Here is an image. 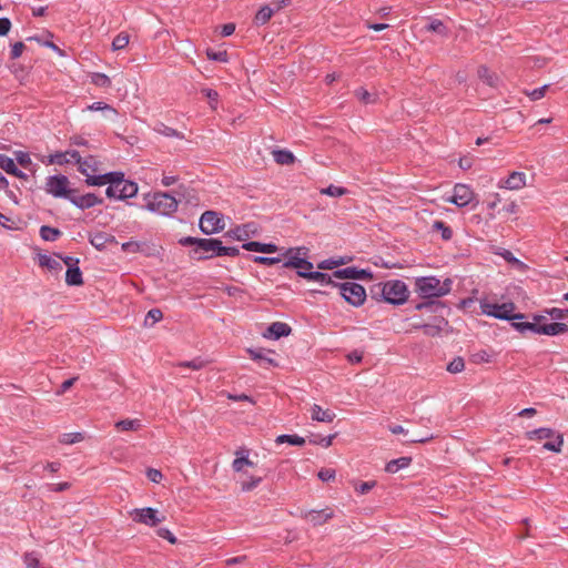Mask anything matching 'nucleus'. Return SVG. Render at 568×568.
<instances>
[{
    "label": "nucleus",
    "instance_id": "1",
    "mask_svg": "<svg viewBox=\"0 0 568 568\" xmlns=\"http://www.w3.org/2000/svg\"><path fill=\"white\" fill-rule=\"evenodd\" d=\"M372 298L393 305H402L408 298V287L400 280L377 283L371 288Z\"/></svg>",
    "mask_w": 568,
    "mask_h": 568
},
{
    "label": "nucleus",
    "instance_id": "2",
    "mask_svg": "<svg viewBox=\"0 0 568 568\" xmlns=\"http://www.w3.org/2000/svg\"><path fill=\"white\" fill-rule=\"evenodd\" d=\"M452 280L442 282L436 276L416 278L415 291L422 298H435L447 295L452 291Z\"/></svg>",
    "mask_w": 568,
    "mask_h": 568
},
{
    "label": "nucleus",
    "instance_id": "3",
    "mask_svg": "<svg viewBox=\"0 0 568 568\" xmlns=\"http://www.w3.org/2000/svg\"><path fill=\"white\" fill-rule=\"evenodd\" d=\"M516 305L513 302L503 304L490 303L487 301L480 302V311L483 314L504 321L523 320L524 314H515Z\"/></svg>",
    "mask_w": 568,
    "mask_h": 568
},
{
    "label": "nucleus",
    "instance_id": "4",
    "mask_svg": "<svg viewBox=\"0 0 568 568\" xmlns=\"http://www.w3.org/2000/svg\"><path fill=\"white\" fill-rule=\"evenodd\" d=\"M179 206V202L176 199L165 192H158L152 195L150 200H148V203L145 207L150 212H154L161 215H171L176 212Z\"/></svg>",
    "mask_w": 568,
    "mask_h": 568
},
{
    "label": "nucleus",
    "instance_id": "5",
    "mask_svg": "<svg viewBox=\"0 0 568 568\" xmlns=\"http://www.w3.org/2000/svg\"><path fill=\"white\" fill-rule=\"evenodd\" d=\"M70 181L63 174L50 175L45 179L44 190L48 194L57 199L69 200L73 190L69 187Z\"/></svg>",
    "mask_w": 568,
    "mask_h": 568
},
{
    "label": "nucleus",
    "instance_id": "6",
    "mask_svg": "<svg viewBox=\"0 0 568 568\" xmlns=\"http://www.w3.org/2000/svg\"><path fill=\"white\" fill-rule=\"evenodd\" d=\"M339 290V295L351 305L361 306L364 304L366 300V291L365 288L355 282H345L342 284L337 283Z\"/></svg>",
    "mask_w": 568,
    "mask_h": 568
},
{
    "label": "nucleus",
    "instance_id": "7",
    "mask_svg": "<svg viewBox=\"0 0 568 568\" xmlns=\"http://www.w3.org/2000/svg\"><path fill=\"white\" fill-rule=\"evenodd\" d=\"M71 159L78 164V171L85 176V183L90 186H95L90 180L97 178L95 172L98 171V160L93 155L82 158L79 151L69 152Z\"/></svg>",
    "mask_w": 568,
    "mask_h": 568
},
{
    "label": "nucleus",
    "instance_id": "8",
    "mask_svg": "<svg viewBox=\"0 0 568 568\" xmlns=\"http://www.w3.org/2000/svg\"><path fill=\"white\" fill-rule=\"evenodd\" d=\"M222 241L217 239H201L199 248L191 251V256L197 260H207L221 256Z\"/></svg>",
    "mask_w": 568,
    "mask_h": 568
},
{
    "label": "nucleus",
    "instance_id": "9",
    "mask_svg": "<svg viewBox=\"0 0 568 568\" xmlns=\"http://www.w3.org/2000/svg\"><path fill=\"white\" fill-rule=\"evenodd\" d=\"M199 226L204 234L212 235L223 231L225 223L217 212L205 211L200 217Z\"/></svg>",
    "mask_w": 568,
    "mask_h": 568
},
{
    "label": "nucleus",
    "instance_id": "10",
    "mask_svg": "<svg viewBox=\"0 0 568 568\" xmlns=\"http://www.w3.org/2000/svg\"><path fill=\"white\" fill-rule=\"evenodd\" d=\"M475 200V193L470 186L457 183L453 189V194L445 199L446 202L455 204L458 207H465Z\"/></svg>",
    "mask_w": 568,
    "mask_h": 568
},
{
    "label": "nucleus",
    "instance_id": "11",
    "mask_svg": "<svg viewBox=\"0 0 568 568\" xmlns=\"http://www.w3.org/2000/svg\"><path fill=\"white\" fill-rule=\"evenodd\" d=\"M138 184L135 182L125 180L121 181V184L108 186L105 194L110 199L126 200L136 195Z\"/></svg>",
    "mask_w": 568,
    "mask_h": 568
},
{
    "label": "nucleus",
    "instance_id": "12",
    "mask_svg": "<svg viewBox=\"0 0 568 568\" xmlns=\"http://www.w3.org/2000/svg\"><path fill=\"white\" fill-rule=\"evenodd\" d=\"M159 511L152 507L145 508H135L131 511V517L133 521L139 524H144L149 527H155L159 523L163 520L158 516Z\"/></svg>",
    "mask_w": 568,
    "mask_h": 568
},
{
    "label": "nucleus",
    "instance_id": "13",
    "mask_svg": "<svg viewBox=\"0 0 568 568\" xmlns=\"http://www.w3.org/2000/svg\"><path fill=\"white\" fill-rule=\"evenodd\" d=\"M544 320H545V316H542V315H534V321H536L535 334L557 336V335L568 332L567 324H565V323L541 324L540 322Z\"/></svg>",
    "mask_w": 568,
    "mask_h": 568
},
{
    "label": "nucleus",
    "instance_id": "14",
    "mask_svg": "<svg viewBox=\"0 0 568 568\" xmlns=\"http://www.w3.org/2000/svg\"><path fill=\"white\" fill-rule=\"evenodd\" d=\"M304 247L290 248L287 251L288 260L284 262L283 266L286 268H296L298 271H306L313 268V264L304 257H300L297 254H293L294 252L300 253Z\"/></svg>",
    "mask_w": 568,
    "mask_h": 568
},
{
    "label": "nucleus",
    "instance_id": "15",
    "mask_svg": "<svg viewBox=\"0 0 568 568\" xmlns=\"http://www.w3.org/2000/svg\"><path fill=\"white\" fill-rule=\"evenodd\" d=\"M70 196L71 197H69L68 201H70L74 206H77L80 210L91 209L95 205L102 204V202H103L102 199L98 197L93 193H87L84 195H77L74 190Z\"/></svg>",
    "mask_w": 568,
    "mask_h": 568
},
{
    "label": "nucleus",
    "instance_id": "16",
    "mask_svg": "<svg viewBox=\"0 0 568 568\" xmlns=\"http://www.w3.org/2000/svg\"><path fill=\"white\" fill-rule=\"evenodd\" d=\"M297 274H298V276L306 278L307 281H311V282H316L322 286H328V285H332L334 287L337 286V283L334 281L333 274H327V273L312 271V270H310L308 272L298 271Z\"/></svg>",
    "mask_w": 568,
    "mask_h": 568
},
{
    "label": "nucleus",
    "instance_id": "17",
    "mask_svg": "<svg viewBox=\"0 0 568 568\" xmlns=\"http://www.w3.org/2000/svg\"><path fill=\"white\" fill-rule=\"evenodd\" d=\"M526 186V174L524 172L514 171L507 179L498 182V187L517 191Z\"/></svg>",
    "mask_w": 568,
    "mask_h": 568
},
{
    "label": "nucleus",
    "instance_id": "18",
    "mask_svg": "<svg viewBox=\"0 0 568 568\" xmlns=\"http://www.w3.org/2000/svg\"><path fill=\"white\" fill-rule=\"evenodd\" d=\"M334 516L331 508H324L321 510H308L303 514V518L310 521L313 526H321L329 520Z\"/></svg>",
    "mask_w": 568,
    "mask_h": 568
},
{
    "label": "nucleus",
    "instance_id": "19",
    "mask_svg": "<svg viewBox=\"0 0 568 568\" xmlns=\"http://www.w3.org/2000/svg\"><path fill=\"white\" fill-rule=\"evenodd\" d=\"M291 332L292 328L288 324L284 322H274L267 327V331L263 336L271 339H278L281 337L288 336Z\"/></svg>",
    "mask_w": 568,
    "mask_h": 568
},
{
    "label": "nucleus",
    "instance_id": "20",
    "mask_svg": "<svg viewBox=\"0 0 568 568\" xmlns=\"http://www.w3.org/2000/svg\"><path fill=\"white\" fill-rule=\"evenodd\" d=\"M121 181L124 180V174L122 172H108L104 174H99L97 178L91 179L90 182L94 183L95 186H101L109 184V186L121 184Z\"/></svg>",
    "mask_w": 568,
    "mask_h": 568
},
{
    "label": "nucleus",
    "instance_id": "21",
    "mask_svg": "<svg viewBox=\"0 0 568 568\" xmlns=\"http://www.w3.org/2000/svg\"><path fill=\"white\" fill-rule=\"evenodd\" d=\"M334 278H364L371 276V273L365 270H357L356 267H345L333 272Z\"/></svg>",
    "mask_w": 568,
    "mask_h": 568
},
{
    "label": "nucleus",
    "instance_id": "22",
    "mask_svg": "<svg viewBox=\"0 0 568 568\" xmlns=\"http://www.w3.org/2000/svg\"><path fill=\"white\" fill-rule=\"evenodd\" d=\"M311 417L313 420L321 423H332L336 415L334 412L329 409H323L320 405L314 404L311 407Z\"/></svg>",
    "mask_w": 568,
    "mask_h": 568
},
{
    "label": "nucleus",
    "instance_id": "23",
    "mask_svg": "<svg viewBox=\"0 0 568 568\" xmlns=\"http://www.w3.org/2000/svg\"><path fill=\"white\" fill-rule=\"evenodd\" d=\"M242 248L260 253H275L278 250V247L274 243H261L256 241L244 243L242 245Z\"/></svg>",
    "mask_w": 568,
    "mask_h": 568
},
{
    "label": "nucleus",
    "instance_id": "24",
    "mask_svg": "<svg viewBox=\"0 0 568 568\" xmlns=\"http://www.w3.org/2000/svg\"><path fill=\"white\" fill-rule=\"evenodd\" d=\"M247 353L250 354V357L254 361H260V362L266 363L271 366H277V363L275 362V359L270 357V354L273 353L271 349L248 348Z\"/></svg>",
    "mask_w": 568,
    "mask_h": 568
},
{
    "label": "nucleus",
    "instance_id": "25",
    "mask_svg": "<svg viewBox=\"0 0 568 568\" xmlns=\"http://www.w3.org/2000/svg\"><path fill=\"white\" fill-rule=\"evenodd\" d=\"M65 283L69 286H80L83 284V276L79 266L67 268Z\"/></svg>",
    "mask_w": 568,
    "mask_h": 568
},
{
    "label": "nucleus",
    "instance_id": "26",
    "mask_svg": "<svg viewBox=\"0 0 568 568\" xmlns=\"http://www.w3.org/2000/svg\"><path fill=\"white\" fill-rule=\"evenodd\" d=\"M412 463V457H399L388 462L385 466V471L388 474H395L400 469L408 467Z\"/></svg>",
    "mask_w": 568,
    "mask_h": 568
},
{
    "label": "nucleus",
    "instance_id": "27",
    "mask_svg": "<svg viewBox=\"0 0 568 568\" xmlns=\"http://www.w3.org/2000/svg\"><path fill=\"white\" fill-rule=\"evenodd\" d=\"M448 325V322L445 318H438L434 324H424L420 326V328L424 331V333L428 336H436L438 335L446 326Z\"/></svg>",
    "mask_w": 568,
    "mask_h": 568
},
{
    "label": "nucleus",
    "instance_id": "28",
    "mask_svg": "<svg viewBox=\"0 0 568 568\" xmlns=\"http://www.w3.org/2000/svg\"><path fill=\"white\" fill-rule=\"evenodd\" d=\"M153 131L166 138L184 139L183 133L179 132L178 130L171 126L165 125L162 122L155 123V125L153 126Z\"/></svg>",
    "mask_w": 568,
    "mask_h": 568
},
{
    "label": "nucleus",
    "instance_id": "29",
    "mask_svg": "<svg viewBox=\"0 0 568 568\" xmlns=\"http://www.w3.org/2000/svg\"><path fill=\"white\" fill-rule=\"evenodd\" d=\"M272 154L274 161L281 165H290L295 161L294 154L288 150H274Z\"/></svg>",
    "mask_w": 568,
    "mask_h": 568
},
{
    "label": "nucleus",
    "instance_id": "30",
    "mask_svg": "<svg viewBox=\"0 0 568 568\" xmlns=\"http://www.w3.org/2000/svg\"><path fill=\"white\" fill-rule=\"evenodd\" d=\"M142 427L140 419H122L115 423V428L120 432H135Z\"/></svg>",
    "mask_w": 568,
    "mask_h": 568
},
{
    "label": "nucleus",
    "instance_id": "31",
    "mask_svg": "<svg viewBox=\"0 0 568 568\" xmlns=\"http://www.w3.org/2000/svg\"><path fill=\"white\" fill-rule=\"evenodd\" d=\"M39 265L42 267H47L50 271H61L62 265L61 263L48 254H41L39 255Z\"/></svg>",
    "mask_w": 568,
    "mask_h": 568
},
{
    "label": "nucleus",
    "instance_id": "32",
    "mask_svg": "<svg viewBox=\"0 0 568 568\" xmlns=\"http://www.w3.org/2000/svg\"><path fill=\"white\" fill-rule=\"evenodd\" d=\"M552 435V429L547 427H541L526 433V437L530 440H542L546 438H550Z\"/></svg>",
    "mask_w": 568,
    "mask_h": 568
},
{
    "label": "nucleus",
    "instance_id": "33",
    "mask_svg": "<svg viewBox=\"0 0 568 568\" xmlns=\"http://www.w3.org/2000/svg\"><path fill=\"white\" fill-rule=\"evenodd\" d=\"M275 443L276 444L287 443L293 446H303L305 444V438L301 437L298 435L283 434V435H278L276 437Z\"/></svg>",
    "mask_w": 568,
    "mask_h": 568
},
{
    "label": "nucleus",
    "instance_id": "34",
    "mask_svg": "<svg viewBox=\"0 0 568 568\" xmlns=\"http://www.w3.org/2000/svg\"><path fill=\"white\" fill-rule=\"evenodd\" d=\"M61 235V231L55 227L43 225L40 227V236L43 241L54 242Z\"/></svg>",
    "mask_w": 568,
    "mask_h": 568
},
{
    "label": "nucleus",
    "instance_id": "35",
    "mask_svg": "<svg viewBox=\"0 0 568 568\" xmlns=\"http://www.w3.org/2000/svg\"><path fill=\"white\" fill-rule=\"evenodd\" d=\"M113 236L108 235L106 233L100 232L94 234L90 239V243L98 250H103L106 246L108 242H112Z\"/></svg>",
    "mask_w": 568,
    "mask_h": 568
},
{
    "label": "nucleus",
    "instance_id": "36",
    "mask_svg": "<svg viewBox=\"0 0 568 568\" xmlns=\"http://www.w3.org/2000/svg\"><path fill=\"white\" fill-rule=\"evenodd\" d=\"M72 150H67L65 152H57L54 154H51L49 156V160H48V163L49 164H59V165H63V164H67V163H70V162H74L71 156H70V153Z\"/></svg>",
    "mask_w": 568,
    "mask_h": 568
},
{
    "label": "nucleus",
    "instance_id": "37",
    "mask_svg": "<svg viewBox=\"0 0 568 568\" xmlns=\"http://www.w3.org/2000/svg\"><path fill=\"white\" fill-rule=\"evenodd\" d=\"M477 74L479 79H481L484 82H486L490 87H496L498 82V78L491 73L487 67H479Z\"/></svg>",
    "mask_w": 568,
    "mask_h": 568
},
{
    "label": "nucleus",
    "instance_id": "38",
    "mask_svg": "<svg viewBox=\"0 0 568 568\" xmlns=\"http://www.w3.org/2000/svg\"><path fill=\"white\" fill-rule=\"evenodd\" d=\"M163 318V313L159 308L150 310L144 317V326L151 327L155 323L160 322Z\"/></svg>",
    "mask_w": 568,
    "mask_h": 568
},
{
    "label": "nucleus",
    "instance_id": "39",
    "mask_svg": "<svg viewBox=\"0 0 568 568\" xmlns=\"http://www.w3.org/2000/svg\"><path fill=\"white\" fill-rule=\"evenodd\" d=\"M425 29L429 32H436L438 34H442L444 37H447L448 36V29L447 27L443 23V21L438 20V19H434L432 20L426 27Z\"/></svg>",
    "mask_w": 568,
    "mask_h": 568
},
{
    "label": "nucleus",
    "instance_id": "40",
    "mask_svg": "<svg viewBox=\"0 0 568 568\" xmlns=\"http://www.w3.org/2000/svg\"><path fill=\"white\" fill-rule=\"evenodd\" d=\"M273 16V10L268 6L262 7L255 14L256 24H265Z\"/></svg>",
    "mask_w": 568,
    "mask_h": 568
},
{
    "label": "nucleus",
    "instance_id": "41",
    "mask_svg": "<svg viewBox=\"0 0 568 568\" xmlns=\"http://www.w3.org/2000/svg\"><path fill=\"white\" fill-rule=\"evenodd\" d=\"M354 94L355 97L364 104H371V103H375L376 102V99L377 97L369 93L366 89L364 88H358L354 91Z\"/></svg>",
    "mask_w": 568,
    "mask_h": 568
},
{
    "label": "nucleus",
    "instance_id": "42",
    "mask_svg": "<svg viewBox=\"0 0 568 568\" xmlns=\"http://www.w3.org/2000/svg\"><path fill=\"white\" fill-rule=\"evenodd\" d=\"M321 194H325L332 197H341L347 194V189L343 186H336L334 184L328 185L327 187L321 189Z\"/></svg>",
    "mask_w": 568,
    "mask_h": 568
},
{
    "label": "nucleus",
    "instance_id": "43",
    "mask_svg": "<svg viewBox=\"0 0 568 568\" xmlns=\"http://www.w3.org/2000/svg\"><path fill=\"white\" fill-rule=\"evenodd\" d=\"M253 224H245L242 226H237L236 229L231 231L232 236L237 241H244L250 236L251 227Z\"/></svg>",
    "mask_w": 568,
    "mask_h": 568
},
{
    "label": "nucleus",
    "instance_id": "44",
    "mask_svg": "<svg viewBox=\"0 0 568 568\" xmlns=\"http://www.w3.org/2000/svg\"><path fill=\"white\" fill-rule=\"evenodd\" d=\"M82 433H64L59 437V442L64 445H72L83 440Z\"/></svg>",
    "mask_w": 568,
    "mask_h": 568
},
{
    "label": "nucleus",
    "instance_id": "45",
    "mask_svg": "<svg viewBox=\"0 0 568 568\" xmlns=\"http://www.w3.org/2000/svg\"><path fill=\"white\" fill-rule=\"evenodd\" d=\"M129 41H130V37L128 33H125V32L119 33L112 41V50L119 51V50L124 49L129 44Z\"/></svg>",
    "mask_w": 568,
    "mask_h": 568
},
{
    "label": "nucleus",
    "instance_id": "46",
    "mask_svg": "<svg viewBox=\"0 0 568 568\" xmlns=\"http://www.w3.org/2000/svg\"><path fill=\"white\" fill-rule=\"evenodd\" d=\"M511 326L518 331L519 333L524 334L526 332H532L535 333L536 329V321L534 322H517V320L511 322Z\"/></svg>",
    "mask_w": 568,
    "mask_h": 568
},
{
    "label": "nucleus",
    "instance_id": "47",
    "mask_svg": "<svg viewBox=\"0 0 568 568\" xmlns=\"http://www.w3.org/2000/svg\"><path fill=\"white\" fill-rule=\"evenodd\" d=\"M91 82L101 88H108L111 85L110 78L106 74L100 72H95L91 75Z\"/></svg>",
    "mask_w": 568,
    "mask_h": 568
},
{
    "label": "nucleus",
    "instance_id": "48",
    "mask_svg": "<svg viewBox=\"0 0 568 568\" xmlns=\"http://www.w3.org/2000/svg\"><path fill=\"white\" fill-rule=\"evenodd\" d=\"M336 437V434H333V435H328L326 437H321L318 435H313L311 438H310V443L311 444H314V445H321L323 447H329L333 443V439Z\"/></svg>",
    "mask_w": 568,
    "mask_h": 568
},
{
    "label": "nucleus",
    "instance_id": "49",
    "mask_svg": "<svg viewBox=\"0 0 568 568\" xmlns=\"http://www.w3.org/2000/svg\"><path fill=\"white\" fill-rule=\"evenodd\" d=\"M433 229L440 231L442 237L445 241H448L453 236V231L449 226H447L443 221H435L433 223Z\"/></svg>",
    "mask_w": 568,
    "mask_h": 568
},
{
    "label": "nucleus",
    "instance_id": "50",
    "mask_svg": "<svg viewBox=\"0 0 568 568\" xmlns=\"http://www.w3.org/2000/svg\"><path fill=\"white\" fill-rule=\"evenodd\" d=\"M562 445H564L562 436L561 435H557L556 440L547 442V443L544 444L542 447L546 450H550V452H554V453H560Z\"/></svg>",
    "mask_w": 568,
    "mask_h": 568
},
{
    "label": "nucleus",
    "instance_id": "51",
    "mask_svg": "<svg viewBox=\"0 0 568 568\" xmlns=\"http://www.w3.org/2000/svg\"><path fill=\"white\" fill-rule=\"evenodd\" d=\"M465 368V362L463 357H455L448 365L447 371L453 374L463 372Z\"/></svg>",
    "mask_w": 568,
    "mask_h": 568
},
{
    "label": "nucleus",
    "instance_id": "52",
    "mask_svg": "<svg viewBox=\"0 0 568 568\" xmlns=\"http://www.w3.org/2000/svg\"><path fill=\"white\" fill-rule=\"evenodd\" d=\"M207 59L217 62H227L229 57L226 51H214L212 49L206 50Z\"/></svg>",
    "mask_w": 568,
    "mask_h": 568
},
{
    "label": "nucleus",
    "instance_id": "53",
    "mask_svg": "<svg viewBox=\"0 0 568 568\" xmlns=\"http://www.w3.org/2000/svg\"><path fill=\"white\" fill-rule=\"evenodd\" d=\"M179 367H187L194 371H199L205 366V362L200 357L194 358L192 361L181 362L178 364Z\"/></svg>",
    "mask_w": 568,
    "mask_h": 568
},
{
    "label": "nucleus",
    "instance_id": "54",
    "mask_svg": "<svg viewBox=\"0 0 568 568\" xmlns=\"http://www.w3.org/2000/svg\"><path fill=\"white\" fill-rule=\"evenodd\" d=\"M252 261L256 264L261 265H274L280 263L282 260L281 257H268V256H261L256 255L252 257Z\"/></svg>",
    "mask_w": 568,
    "mask_h": 568
},
{
    "label": "nucleus",
    "instance_id": "55",
    "mask_svg": "<svg viewBox=\"0 0 568 568\" xmlns=\"http://www.w3.org/2000/svg\"><path fill=\"white\" fill-rule=\"evenodd\" d=\"M88 110H90V111H109L113 114H118L116 110L113 106H111L104 102H93L92 104H90L88 106Z\"/></svg>",
    "mask_w": 568,
    "mask_h": 568
},
{
    "label": "nucleus",
    "instance_id": "56",
    "mask_svg": "<svg viewBox=\"0 0 568 568\" xmlns=\"http://www.w3.org/2000/svg\"><path fill=\"white\" fill-rule=\"evenodd\" d=\"M16 165L13 159L10 156L0 153V169L9 173L11 170H13V166Z\"/></svg>",
    "mask_w": 568,
    "mask_h": 568
},
{
    "label": "nucleus",
    "instance_id": "57",
    "mask_svg": "<svg viewBox=\"0 0 568 568\" xmlns=\"http://www.w3.org/2000/svg\"><path fill=\"white\" fill-rule=\"evenodd\" d=\"M252 465H253V463L246 456L237 457L232 463V467H233L234 471H242L244 466H252Z\"/></svg>",
    "mask_w": 568,
    "mask_h": 568
},
{
    "label": "nucleus",
    "instance_id": "58",
    "mask_svg": "<svg viewBox=\"0 0 568 568\" xmlns=\"http://www.w3.org/2000/svg\"><path fill=\"white\" fill-rule=\"evenodd\" d=\"M202 93L209 99L213 110L217 108L219 93L213 89H203Z\"/></svg>",
    "mask_w": 568,
    "mask_h": 568
},
{
    "label": "nucleus",
    "instance_id": "59",
    "mask_svg": "<svg viewBox=\"0 0 568 568\" xmlns=\"http://www.w3.org/2000/svg\"><path fill=\"white\" fill-rule=\"evenodd\" d=\"M375 486H376V481L375 480L363 481V483H359L358 485L355 486V490L358 494H361V495H365L369 490H372Z\"/></svg>",
    "mask_w": 568,
    "mask_h": 568
},
{
    "label": "nucleus",
    "instance_id": "60",
    "mask_svg": "<svg viewBox=\"0 0 568 568\" xmlns=\"http://www.w3.org/2000/svg\"><path fill=\"white\" fill-rule=\"evenodd\" d=\"M143 244L136 241H129L122 244L124 252L136 253L142 250Z\"/></svg>",
    "mask_w": 568,
    "mask_h": 568
},
{
    "label": "nucleus",
    "instance_id": "61",
    "mask_svg": "<svg viewBox=\"0 0 568 568\" xmlns=\"http://www.w3.org/2000/svg\"><path fill=\"white\" fill-rule=\"evenodd\" d=\"M158 536L163 538V539H166L170 544L174 545L176 544V537L173 535V532L168 529V528H159L158 529Z\"/></svg>",
    "mask_w": 568,
    "mask_h": 568
},
{
    "label": "nucleus",
    "instance_id": "62",
    "mask_svg": "<svg viewBox=\"0 0 568 568\" xmlns=\"http://www.w3.org/2000/svg\"><path fill=\"white\" fill-rule=\"evenodd\" d=\"M16 160L23 168H28L32 163L29 153L23 151H19L16 153Z\"/></svg>",
    "mask_w": 568,
    "mask_h": 568
},
{
    "label": "nucleus",
    "instance_id": "63",
    "mask_svg": "<svg viewBox=\"0 0 568 568\" xmlns=\"http://www.w3.org/2000/svg\"><path fill=\"white\" fill-rule=\"evenodd\" d=\"M262 481L261 477H251L248 481H243L241 488L243 491H251Z\"/></svg>",
    "mask_w": 568,
    "mask_h": 568
},
{
    "label": "nucleus",
    "instance_id": "64",
    "mask_svg": "<svg viewBox=\"0 0 568 568\" xmlns=\"http://www.w3.org/2000/svg\"><path fill=\"white\" fill-rule=\"evenodd\" d=\"M548 88H549V85H548V84H545V85H542V87H540V88L534 89L532 91H530V92L528 93V97H529L531 100H534V101L539 100V99L544 98V95H545V93H546V90H547Z\"/></svg>",
    "mask_w": 568,
    "mask_h": 568
}]
</instances>
